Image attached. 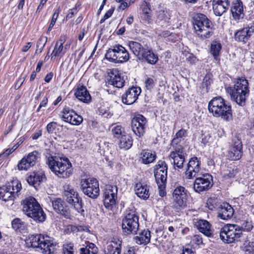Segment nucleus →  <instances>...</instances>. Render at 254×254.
Returning <instances> with one entry per match:
<instances>
[{
	"label": "nucleus",
	"mask_w": 254,
	"mask_h": 254,
	"mask_svg": "<svg viewBox=\"0 0 254 254\" xmlns=\"http://www.w3.org/2000/svg\"><path fill=\"white\" fill-rule=\"evenodd\" d=\"M46 164L50 169L60 178H67L73 172L71 163L67 158L50 154L46 156Z\"/></svg>",
	"instance_id": "f257e3e1"
},
{
	"label": "nucleus",
	"mask_w": 254,
	"mask_h": 254,
	"mask_svg": "<svg viewBox=\"0 0 254 254\" xmlns=\"http://www.w3.org/2000/svg\"><path fill=\"white\" fill-rule=\"evenodd\" d=\"M234 83V86L227 88V92L232 101L243 107L250 93L248 81L245 77H241L235 79Z\"/></svg>",
	"instance_id": "f03ea898"
},
{
	"label": "nucleus",
	"mask_w": 254,
	"mask_h": 254,
	"mask_svg": "<svg viewBox=\"0 0 254 254\" xmlns=\"http://www.w3.org/2000/svg\"><path fill=\"white\" fill-rule=\"evenodd\" d=\"M27 247L40 249L44 254H51L56 249L57 244L47 235L36 234L29 236L25 240Z\"/></svg>",
	"instance_id": "7ed1b4c3"
},
{
	"label": "nucleus",
	"mask_w": 254,
	"mask_h": 254,
	"mask_svg": "<svg viewBox=\"0 0 254 254\" xmlns=\"http://www.w3.org/2000/svg\"><path fill=\"white\" fill-rule=\"evenodd\" d=\"M208 109L214 117H220L226 121L232 119L231 106L220 96L213 98L209 102Z\"/></svg>",
	"instance_id": "20e7f679"
},
{
	"label": "nucleus",
	"mask_w": 254,
	"mask_h": 254,
	"mask_svg": "<svg viewBox=\"0 0 254 254\" xmlns=\"http://www.w3.org/2000/svg\"><path fill=\"white\" fill-rule=\"evenodd\" d=\"M192 24L194 33L202 39L209 38L214 33L212 22L203 14H196Z\"/></svg>",
	"instance_id": "39448f33"
},
{
	"label": "nucleus",
	"mask_w": 254,
	"mask_h": 254,
	"mask_svg": "<svg viewBox=\"0 0 254 254\" xmlns=\"http://www.w3.org/2000/svg\"><path fill=\"white\" fill-rule=\"evenodd\" d=\"M23 213L37 223L43 222L46 215L36 199L33 197L26 198L22 202Z\"/></svg>",
	"instance_id": "423d86ee"
},
{
	"label": "nucleus",
	"mask_w": 254,
	"mask_h": 254,
	"mask_svg": "<svg viewBox=\"0 0 254 254\" xmlns=\"http://www.w3.org/2000/svg\"><path fill=\"white\" fill-rule=\"evenodd\" d=\"M21 188V184L17 180L8 183L0 187V199L4 201L14 200L18 196Z\"/></svg>",
	"instance_id": "0eeeda50"
},
{
	"label": "nucleus",
	"mask_w": 254,
	"mask_h": 254,
	"mask_svg": "<svg viewBox=\"0 0 254 254\" xmlns=\"http://www.w3.org/2000/svg\"><path fill=\"white\" fill-rule=\"evenodd\" d=\"M105 57L109 62L115 63L126 62L129 59L127 51L119 44L114 45L109 48Z\"/></svg>",
	"instance_id": "6e6552de"
},
{
	"label": "nucleus",
	"mask_w": 254,
	"mask_h": 254,
	"mask_svg": "<svg viewBox=\"0 0 254 254\" xmlns=\"http://www.w3.org/2000/svg\"><path fill=\"white\" fill-rule=\"evenodd\" d=\"M241 229L237 224H228L221 229L220 238L226 244L238 242L242 236Z\"/></svg>",
	"instance_id": "1a4fd4ad"
},
{
	"label": "nucleus",
	"mask_w": 254,
	"mask_h": 254,
	"mask_svg": "<svg viewBox=\"0 0 254 254\" xmlns=\"http://www.w3.org/2000/svg\"><path fill=\"white\" fill-rule=\"evenodd\" d=\"M138 227V216L135 211H127L125 216L122 220V229L124 233L126 235L135 234Z\"/></svg>",
	"instance_id": "9d476101"
},
{
	"label": "nucleus",
	"mask_w": 254,
	"mask_h": 254,
	"mask_svg": "<svg viewBox=\"0 0 254 254\" xmlns=\"http://www.w3.org/2000/svg\"><path fill=\"white\" fill-rule=\"evenodd\" d=\"M80 188L83 193L91 198H96L99 195V187L98 180L94 178L82 179Z\"/></svg>",
	"instance_id": "9b49d317"
},
{
	"label": "nucleus",
	"mask_w": 254,
	"mask_h": 254,
	"mask_svg": "<svg viewBox=\"0 0 254 254\" xmlns=\"http://www.w3.org/2000/svg\"><path fill=\"white\" fill-rule=\"evenodd\" d=\"M64 196L65 200L73 206L78 212H84L81 198L74 190L67 186L64 191Z\"/></svg>",
	"instance_id": "f8f14e48"
},
{
	"label": "nucleus",
	"mask_w": 254,
	"mask_h": 254,
	"mask_svg": "<svg viewBox=\"0 0 254 254\" xmlns=\"http://www.w3.org/2000/svg\"><path fill=\"white\" fill-rule=\"evenodd\" d=\"M118 188L115 185H107L104 190V204L106 208L111 210L116 204Z\"/></svg>",
	"instance_id": "ddd939ff"
},
{
	"label": "nucleus",
	"mask_w": 254,
	"mask_h": 254,
	"mask_svg": "<svg viewBox=\"0 0 254 254\" xmlns=\"http://www.w3.org/2000/svg\"><path fill=\"white\" fill-rule=\"evenodd\" d=\"M174 207L179 211L187 205V190L182 186L177 187L173 193Z\"/></svg>",
	"instance_id": "4468645a"
},
{
	"label": "nucleus",
	"mask_w": 254,
	"mask_h": 254,
	"mask_svg": "<svg viewBox=\"0 0 254 254\" xmlns=\"http://www.w3.org/2000/svg\"><path fill=\"white\" fill-rule=\"evenodd\" d=\"M173 147L174 148L173 150L170 152L169 157L173 160L175 169H181L183 168L187 154L184 148L181 145L175 146Z\"/></svg>",
	"instance_id": "2eb2a0df"
},
{
	"label": "nucleus",
	"mask_w": 254,
	"mask_h": 254,
	"mask_svg": "<svg viewBox=\"0 0 254 254\" xmlns=\"http://www.w3.org/2000/svg\"><path fill=\"white\" fill-rule=\"evenodd\" d=\"M213 185L212 176L205 174L195 179L193 183V189L195 192L200 193L210 189Z\"/></svg>",
	"instance_id": "dca6fc26"
},
{
	"label": "nucleus",
	"mask_w": 254,
	"mask_h": 254,
	"mask_svg": "<svg viewBox=\"0 0 254 254\" xmlns=\"http://www.w3.org/2000/svg\"><path fill=\"white\" fill-rule=\"evenodd\" d=\"M40 154L37 151H32L27 156L23 157L17 164V169L19 171H27L35 165Z\"/></svg>",
	"instance_id": "f3484780"
},
{
	"label": "nucleus",
	"mask_w": 254,
	"mask_h": 254,
	"mask_svg": "<svg viewBox=\"0 0 254 254\" xmlns=\"http://www.w3.org/2000/svg\"><path fill=\"white\" fill-rule=\"evenodd\" d=\"M40 154L37 151H32L27 156L23 157L17 164V169L19 171H27L35 165Z\"/></svg>",
	"instance_id": "a211bd4d"
},
{
	"label": "nucleus",
	"mask_w": 254,
	"mask_h": 254,
	"mask_svg": "<svg viewBox=\"0 0 254 254\" xmlns=\"http://www.w3.org/2000/svg\"><path fill=\"white\" fill-rule=\"evenodd\" d=\"M62 113L63 120L72 125H79L83 121L82 117L77 114L73 109L69 107L64 108Z\"/></svg>",
	"instance_id": "6ab92c4d"
},
{
	"label": "nucleus",
	"mask_w": 254,
	"mask_h": 254,
	"mask_svg": "<svg viewBox=\"0 0 254 254\" xmlns=\"http://www.w3.org/2000/svg\"><path fill=\"white\" fill-rule=\"evenodd\" d=\"M147 121L142 115H137L132 119L131 128L134 134L140 137L145 132Z\"/></svg>",
	"instance_id": "aec40b11"
},
{
	"label": "nucleus",
	"mask_w": 254,
	"mask_h": 254,
	"mask_svg": "<svg viewBox=\"0 0 254 254\" xmlns=\"http://www.w3.org/2000/svg\"><path fill=\"white\" fill-rule=\"evenodd\" d=\"M254 32V26H247L237 31L234 34L236 41L243 44L247 43Z\"/></svg>",
	"instance_id": "412c9836"
},
{
	"label": "nucleus",
	"mask_w": 254,
	"mask_h": 254,
	"mask_svg": "<svg viewBox=\"0 0 254 254\" xmlns=\"http://www.w3.org/2000/svg\"><path fill=\"white\" fill-rule=\"evenodd\" d=\"M200 161L196 157L191 158L187 164L185 172L186 178L191 179L195 177L200 169Z\"/></svg>",
	"instance_id": "4be33fe9"
},
{
	"label": "nucleus",
	"mask_w": 254,
	"mask_h": 254,
	"mask_svg": "<svg viewBox=\"0 0 254 254\" xmlns=\"http://www.w3.org/2000/svg\"><path fill=\"white\" fill-rule=\"evenodd\" d=\"M242 148L241 141L238 138L234 139L229 148L228 157L232 160H239L242 156Z\"/></svg>",
	"instance_id": "5701e85b"
},
{
	"label": "nucleus",
	"mask_w": 254,
	"mask_h": 254,
	"mask_svg": "<svg viewBox=\"0 0 254 254\" xmlns=\"http://www.w3.org/2000/svg\"><path fill=\"white\" fill-rule=\"evenodd\" d=\"M140 93V87L132 86L129 88L122 96L123 103L127 105L132 104L137 100Z\"/></svg>",
	"instance_id": "b1692460"
},
{
	"label": "nucleus",
	"mask_w": 254,
	"mask_h": 254,
	"mask_svg": "<svg viewBox=\"0 0 254 254\" xmlns=\"http://www.w3.org/2000/svg\"><path fill=\"white\" fill-rule=\"evenodd\" d=\"M122 241L119 239L112 238L108 240L104 245L105 254H120Z\"/></svg>",
	"instance_id": "393cba45"
},
{
	"label": "nucleus",
	"mask_w": 254,
	"mask_h": 254,
	"mask_svg": "<svg viewBox=\"0 0 254 254\" xmlns=\"http://www.w3.org/2000/svg\"><path fill=\"white\" fill-rule=\"evenodd\" d=\"M125 80L121 76L119 71L117 69H113L110 72V78L108 80V84L118 88L124 86Z\"/></svg>",
	"instance_id": "a878e982"
},
{
	"label": "nucleus",
	"mask_w": 254,
	"mask_h": 254,
	"mask_svg": "<svg viewBox=\"0 0 254 254\" xmlns=\"http://www.w3.org/2000/svg\"><path fill=\"white\" fill-rule=\"evenodd\" d=\"M74 95L79 101L85 103H88L91 100L90 95L86 87L83 85H78L74 92Z\"/></svg>",
	"instance_id": "bb28decb"
},
{
	"label": "nucleus",
	"mask_w": 254,
	"mask_h": 254,
	"mask_svg": "<svg viewBox=\"0 0 254 254\" xmlns=\"http://www.w3.org/2000/svg\"><path fill=\"white\" fill-rule=\"evenodd\" d=\"M233 207L228 203H223L219 207L218 216L223 220L230 219L234 214Z\"/></svg>",
	"instance_id": "cd10ccee"
},
{
	"label": "nucleus",
	"mask_w": 254,
	"mask_h": 254,
	"mask_svg": "<svg viewBox=\"0 0 254 254\" xmlns=\"http://www.w3.org/2000/svg\"><path fill=\"white\" fill-rule=\"evenodd\" d=\"M46 179L44 174L42 172H33L27 178L28 184L33 186L35 189L39 186L40 183Z\"/></svg>",
	"instance_id": "c85d7f7f"
},
{
	"label": "nucleus",
	"mask_w": 254,
	"mask_h": 254,
	"mask_svg": "<svg viewBox=\"0 0 254 254\" xmlns=\"http://www.w3.org/2000/svg\"><path fill=\"white\" fill-rule=\"evenodd\" d=\"M195 225L197 229L204 235L207 237L212 236L211 225L207 221L199 219L195 222Z\"/></svg>",
	"instance_id": "c756f323"
},
{
	"label": "nucleus",
	"mask_w": 254,
	"mask_h": 254,
	"mask_svg": "<svg viewBox=\"0 0 254 254\" xmlns=\"http://www.w3.org/2000/svg\"><path fill=\"white\" fill-rule=\"evenodd\" d=\"M135 194L139 198L146 200L149 197V187L145 184L138 183L134 188Z\"/></svg>",
	"instance_id": "7c9ffc66"
},
{
	"label": "nucleus",
	"mask_w": 254,
	"mask_h": 254,
	"mask_svg": "<svg viewBox=\"0 0 254 254\" xmlns=\"http://www.w3.org/2000/svg\"><path fill=\"white\" fill-rule=\"evenodd\" d=\"M128 46L132 53L139 60L140 58H143L142 55L146 48L139 43L135 41L128 42Z\"/></svg>",
	"instance_id": "2f4dec72"
},
{
	"label": "nucleus",
	"mask_w": 254,
	"mask_h": 254,
	"mask_svg": "<svg viewBox=\"0 0 254 254\" xmlns=\"http://www.w3.org/2000/svg\"><path fill=\"white\" fill-rule=\"evenodd\" d=\"M150 231L144 229L140 232L138 236L134 237L135 242L138 245H147L150 242Z\"/></svg>",
	"instance_id": "473e14b6"
},
{
	"label": "nucleus",
	"mask_w": 254,
	"mask_h": 254,
	"mask_svg": "<svg viewBox=\"0 0 254 254\" xmlns=\"http://www.w3.org/2000/svg\"><path fill=\"white\" fill-rule=\"evenodd\" d=\"M143 58H140L139 60L145 61L151 64H155L158 61L157 55L153 52L151 49L147 48L142 56Z\"/></svg>",
	"instance_id": "72a5a7b5"
},
{
	"label": "nucleus",
	"mask_w": 254,
	"mask_h": 254,
	"mask_svg": "<svg viewBox=\"0 0 254 254\" xmlns=\"http://www.w3.org/2000/svg\"><path fill=\"white\" fill-rule=\"evenodd\" d=\"M64 41L60 39L55 44L54 50L51 54V59L58 57L62 58L65 53V48H64Z\"/></svg>",
	"instance_id": "f704fd0d"
},
{
	"label": "nucleus",
	"mask_w": 254,
	"mask_h": 254,
	"mask_svg": "<svg viewBox=\"0 0 254 254\" xmlns=\"http://www.w3.org/2000/svg\"><path fill=\"white\" fill-rule=\"evenodd\" d=\"M54 210L62 215H66V207L64 206V202L60 198H56L51 200Z\"/></svg>",
	"instance_id": "c9c22d12"
},
{
	"label": "nucleus",
	"mask_w": 254,
	"mask_h": 254,
	"mask_svg": "<svg viewBox=\"0 0 254 254\" xmlns=\"http://www.w3.org/2000/svg\"><path fill=\"white\" fill-rule=\"evenodd\" d=\"M118 145L121 149L127 150L132 145V137L127 133L123 134V135L119 139Z\"/></svg>",
	"instance_id": "e433bc0d"
},
{
	"label": "nucleus",
	"mask_w": 254,
	"mask_h": 254,
	"mask_svg": "<svg viewBox=\"0 0 254 254\" xmlns=\"http://www.w3.org/2000/svg\"><path fill=\"white\" fill-rule=\"evenodd\" d=\"M12 228L16 232L25 233L27 232V227L26 223L20 218H16L11 222Z\"/></svg>",
	"instance_id": "4c0bfd02"
},
{
	"label": "nucleus",
	"mask_w": 254,
	"mask_h": 254,
	"mask_svg": "<svg viewBox=\"0 0 254 254\" xmlns=\"http://www.w3.org/2000/svg\"><path fill=\"white\" fill-rule=\"evenodd\" d=\"M156 158L155 152L149 150H142L140 154V161L144 164L152 163Z\"/></svg>",
	"instance_id": "58836bf2"
},
{
	"label": "nucleus",
	"mask_w": 254,
	"mask_h": 254,
	"mask_svg": "<svg viewBox=\"0 0 254 254\" xmlns=\"http://www.w3.org/2000/svg\"><path fill=\"white\" fill-rule=\"evenodd\" d=\"M231 11L235 19H239L240 15L243 11L242 2L240 0H236L235 2H233L231 8Z\"/></svg>",
	"instance_id": "ea45409f"
},
{
	"label": "nucleus",
	"mask_w": 254,
	"mask_h": 254,
	"mask_svg": "<svg viewBox=\"0 0 254 254\" xmlns=\"http://www.w3.org/2000/svg\"><path fill=\"white\" fill-rule=\"evenodd\" d=\"M221 49L222 45L220 42L216 40L212 41L210 44V53L214 59L217 60L218 59Z\"/></svg>",
	"instance_id": "a19ab883"
},
{
	"label": "nucleus",
	"mask_w": 254,
	"mask_h": 254,
	"mask_svg": "<svg viewBox=\"0 0 254 254\" xmlns=\"http://www.w3.org/2000/svg\"><path fill=\"white\" fill-rule=\"evenodd\" d=\"M187 136V130L184 128H181L176 133L175 137L172 139L171 143V146L172 147L178 146V144Z\"/></svg>",
	"instance_id": "79ce46f5"
},
{
	"label": "nucleus",
	"mask_w": 254,
	"mask_h": 254,
	"mask_svg": "<svg viewBox=\"0 0 254 254\" xmlns=\"http://www.w3.org/2000/svg\"><path fill=\"white\" fill-rule=\"evenodd\" d=\"M214 13L216 16H221L228 9L229 5L219 2H212Z\"/></svg>",
	"instance_id": "37998d69"
},
{
	"label": "nucleus",
	"mask_w": 254,
	"mask_h": 254,
	"mask_svg": "<svg viewBox=\"0 0 254 254\" xmlns=\"http://www.w3.org/2000/svg\"><path fill=\"white\" fill-rule=\"evenodd\" d=\"M171 16L167 11H160L159 12L157 21L161 22V24L163 25L164 24H169L170 23Z\"/></svg>",
	"instance_id": "c03bdc74"
},
{
	"label": "nucleus",
	"mask_w": 254,
	"mask_h": 254,
	"mask_svg": "<svg viewBox=\"0 0 254 254\" xmlns=\"http://www.w3.org/2000/svg\"><path fill=\"white\" fill-rule=\"evenodd\" d=\"M80 254H98V248L93 243H89L85 247L80 249Z\"/></svg>",
	"instance_id": "a18cd8bd"
},
{
	"label": "nucleus",
	"mask_w": 254,
	"mask_h": 254,
	"mask_svg": "<svg viewBox=\"0 0 254 254\" xmlns=\"http://www.w3.org/2000/svg\"><path fill=\"white\" fill-rule=\"evenodd\" d=\"M241 249L245 254H254V242L246 241Z\"/></svg>",
	"instance_id": "49530a36"
},
{
	"label": "nucleus",
	"mask_w": 254,
	"mask_h": 254,
	"mask_svg": "<svg viewBox=\"0 0 254 254\" xmlns=\"http://www.w3.org/2000/svg\"><path fill=\"white\" fill-rule=\"evenodd\" d=\"M154 177L157 184L166 183L167 176V170L161 172L154 171Z\"/></svg>",
	"instance_id": "de8ad7c7"
},
{
	"label": "nucleus",
	"mask_w": 254,
	"mask_h": 254,
	"mask_svg": "<svg viewBox=\"0 0 254 254\" xmlns=\"http://www.w3.org/2000/svg\"><path fill=\"white\" fill-rule=\"evenodd\" d=\"M212 81V80L211 79V74H207L204 76L202 83V88L203 90V93L208 92Z\"/></svg>",
	"instance_id": "09e8293b"
},
{
	"label": "nucleus",
	"mask_w": 254,
	"mask_h": 254,
	"mask_svg": "<svg viewBox=\"0 0 254 254\" xmlns=\"http://www.w3.org/2000/svg\"><path fill=\"white\" fill-rule=\"evenodd\" d=\"M112 134L115 137L119 139L123 134L126 132L124 131V128L121 126H117L112 129Z\"/></svg>",
	"instance_id": "8fccbe9b"
},
{
	"label": "nucleus",
	"mask_w": 254,
	"mask_h": 254,
	"mask_svg": "<svg viewBox=\"0 0 254 254\" xmlns=\"http://www.w3.org/2000/svg\"><path fill=\"white\" fill-rule=\"evenodd\" d=\"M141 8L142 12L146 16V19L148 21V23H150L151 19V17L148 15L151 11L149 4L146 1H144L141 5Z\"/></svg>",
	"instance_id": "3c124183"
},
{
	"label": "nucleus",
	"mask_w": 254,
	"mask_h": 254,
	"mask_svg": "<svg viewBox=\"0 0 254 254\" xmlns=\"http://www.w3.org/2000/svg\"><path fill=\"white\" fill-rule=\"evenodd\" d=\"M253 228V225L252 224V222L251 221L245 220L244 221L240 226V228L241 229V233H242L243 231H247L249 232L252 230Z\"/></svg>",
	"instance_id": "603ef678"
},
{
	"label": "nucleus",
	"mask_w": 254,
	"mask_h": 254,
	"mask_svg": "<svg viewBox=\"0 0 254 254\" xmlns=\"http://www.w3.org/2000/svg\"><path fill=\"white\" fill-rule=\"evenodd\" d=\"M217 203L218 201L217 198L210 197L207 200L206 203V207H207L209 210H213L217 207Z\"/></svg>",
	"instance_id": "864d4df0"
},
{
	"label": "nucleus",
	"mask_w": 254,
	"mask_h": 254,
	"mask_svg": "<svg viewBox=\"0 0 254 254\" xmlns=\"http://www.w3.org/2000/svg\"><path fill=\"white\" fill-rule=\"evenodd\" d=\"M73 244L72 243H65L63 246V253L64 254H73Z\"/></svg>",
	"instance_id": "5fc2aeb1"
},
{
	"label": "nucleus",
	"mask_w": 254,
	"mask_h": 254,
	"mask_svg": "<svg viewBox=\"0 0 254 254\" xmlns=\"http://www.w3.org/2000/svg\"><path fill=\"white\" fill-rule=\"evenodd\" d=\"M163 170H167V165L164 161L159 160L155 166L154 171L161 172Z\"/></svg>",
	"instance_id": "6e6d98bb"
},
{
	"label": "nucleus",
	"mask_w": 254,
	"mask_h": 254,
	"mask_svg": "<svg viewBox=\"0 0 254 254\" xmlns=\"http://www.w3.org/2000/svg\"><path fill=\"white\" fill-rule=\"evenodd\" d=\"M59 10L58 9H57L55 11V12L53 15L52 18L51 19L49 27L48 29V32L52 30L53 26L55 25V23L57 21V19L59 16Z\"/></svg>",
	"instance_id": "4d7b16f0"
},
{
	"label": "nucleus",
	"mask_w": 254,
	"mask_h": 254,
	"mask_svg": "<svg viewBox=\"0 0 254 254\" xmlns=\"http://www.w3.org/2000/svg\"><path fill=\"white\" fill-rule=\"evenodd\" d=\"M155 82L154 80L150 77L146 79L145 81V87L147 90H151L155 85Z\"/></svg>",
	"instance_id": "13d9d810"
},
{
	"label": "nucleus",
	"mask_w": 254,
	"mask_h": 254,
	"mask_svg": "<svg viewBox=\"0 0 254 254\" xmlns=\"http://www.w3.org/2000/svg\"><path fill=\"white\" fill-rule=\"evenodd\" d=\"M159 189V194L161 197L164 196L166 192L165 190L166 183L157 184Z\"/></svg>",
	"instance_id": "bf43d9fd"
},
{
	"label": "nucleus",
	"mask_w": 254,
	"mask_h": 254,
	"mask_svg": "<svg viewBox=\"0 0 254 254\" xmlns=\"http://www.w3.org/2000/svg\"><path fill=\"white\" fill-rule=\"evenodd\" d=\"M47 42V38L46 37L42 36L38 40L37 43V48L42 46V49H43Z\"/></svg>",
	"instance_id": "052dcab7"
},
{
	"label": "nucleus",
	"mask_w": 254,
	"mask_h": 254,
	"mask_svg": "<svg viewBox=\"0 0 254 254\" xmlns=\"http://www.w3.org/2000/svg\"><path fill=\"white\" fill-rule=\"evenodd\" d=\"M57 123L55 122H52L49 123L46 127L47 131L50 134L53 133L56 127Z\"/></svg>",
	"instance_id": "680f3d73"
},
{
	"label": "nucleus",
	"mask_w": 254,
	"mask_h": 254,
	"mask_svg": "<svg viewBox=\"0 0 254 254\" xmlns=\"http://www.w3.org/2000/svg\"><path fill=\"white\" fill-rule=\"evenodd\" d=\"M192 243L196 245H199L202 243V238L200 235H195L191 239Z\"/></svg>",
	"instance_id": "e2e57ef3"
},
{
	"label": "nucleus",
	"mask_w": 254,
	"mask_h": 254,
	"mask_svg": "<svg viewBox=\"0 0 254 254\" xmlns=\"http://www.w3.org/2000/svg\"><path fill=\"white\" fill-rule=\"evenodd\" d=\"M237 173V172L236 169H232L231 170H229V172L228 173H225L224 174V177L226 179L233 178Z\"/></svg>",
	"instance_id": "0e129e2a"
},
{
	"label": "nucleus",
	"mask_w": 254,
	"mask_h": 254,
	"mask_svg": "<svg viewBox=\"0 0 254 254\" xmlns=\"http://www.w3.org/2000/svg\"><path fill=\"white\" fill-rule=\"evenodd\" d=\"M48 102L47 97H44L43 100L41 102L38 108H37V112H39L42 107H45L47 106Z\"/></svg>",
	"instance_id": "69168bd1"
},
{
	"label": "nucleus",
	"mask_w": 254,
	"mask_h": 254,
	"mask_svg": "<svg viewBox=\"0 0 254 254\" xmlns=\"http://www.w3.org/2000/svg\"><path fill=\"white\" fill-rule=\"evenodd\" d=\"M114 10L115 7H111V8L109 10H108L104 15V16L105 17V19H107L108 18H110L113 14Z\"/></svg>",
	"instance_id": "338daca9"
},
{
	"label": "nucleus",
	"mask_w": 254,
	"mask_h": 254,
	"mask_svg": "<svg viewBox=\"0 0 254 254\" xmlns=\"http://www.w3.org/2000/svg\"><path fill=\"white\" fill-rule=\"evenodd\" d=\"M129 5H130L129 3H127V2L124 1L121 3L120 5L118 7V8L122 10H124L127 7H128L129 6Z\"/></svg>",
	"instance_id": "774afa93"
}]
</instances>
